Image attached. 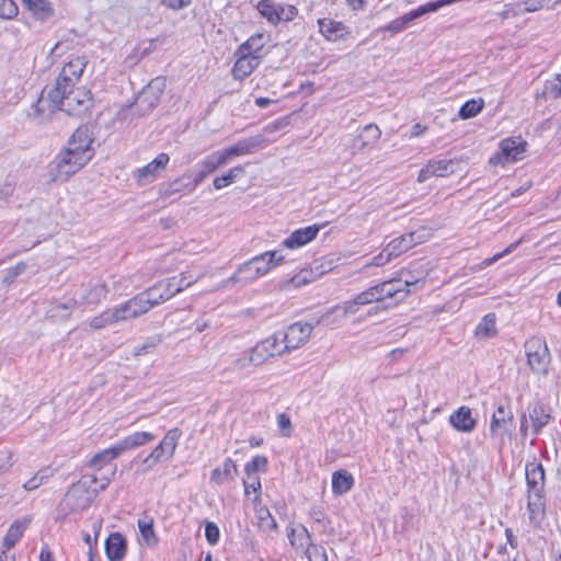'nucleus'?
Listing matches in <instances>:
<instances>
[{
  "mask_svg": "<svg viewBox=\"0 0 561 561\" xmlns=\"http://www.w3.org/2000/svg\"><path fill=\"white\" fill-rule=\"evenodd\" d=\"M93 140V128L89 125H82L73 131L66 148L71 149L73 152H81V156L84 154L87 160L90 161L94 154V150L92 148Z\"/></svg>",
  "mask_w": 561,
  "mask_h": 561,
  "instance_id": "10",
  "label": "nucleus"
},
{
  "mask_svg": "<svg viewBox=\"0 0 561 561\" xmlns=\"http://www.w3.org/2000/svg\"><path fill=\"white\" fill-rule=\"evenodd\" d=\"M14 454L9 448L0 449V474L7 472L14 463Z\"/></svg>",
  "mask_w": 561,
  "mask_h": 561,
  "instance_id": "57",
  "label": "nucleus"
},
{
  "mask_svg": "<svg viewBox=\"0 0 561 561\" xmlns=\"http://www.w3.org/2000/svg\"><path fill=\"white\" fill-rule=\"evenodd\" d=\"M387 251L390 252L392 257H397L400 254L407 252L408 250L413 248V240L409 238V236H400L392 241H390L387 245Z\"/></svg>",
  "mask_w": 561,
  "mask_h": 561,
  "instance_id": "49",
  "label": "nucleus"
},
{
  "mask_svg": "<svg viewBox=\"0 0 561 561\" xmlns=\"http://www.w3.org/2000/svg\"><path fill=\"white\" fill-rule=\"evenodd\" d=\"M38 20H46L53 14V8L46 0H21Z\"/></svg>",
  "mask_w": 561,
  "mask_h": 561,
  "instance_id": "44",
  "label": "nucleus"
},
{
  "mask_svg": "<svg viewBox=\"0 0 561 561\" xmlns=\"http://www.w3.org/2000/svg\"><path fill=\"white\" fill-rule=\"evenodd\" d=\"M256 9L262 18L268 23L276 25L279 23L277 4L271 0H262L257 3Z\"/></svg>",
  "mask_w": 561,
  "mask_h": 561,
  "instance_id": "48",
  "label": "nucleus"
},
{
  "mask_svg": "<svg viewBox=\"0 0 561 561\" xmlns=\"http://www.w3.org/2000/svg\"><path fill=\"white\" fill-rule=\"evenodd\" d=\"M26 268H27V265L25 262H19L13 267L8 268L2 278V284L4 286H9V285L13 284L15 278L19 277L20 275H22L26 271Z\"/></svg>",
  "mask_w": 561,
  "mask_h": 561,
  "instance_id": "54",
  "label": "nucleus"
},
{
  "mask_svg": "<svg viewBox=\"0 0 561 561\" xmlns=\"http://www.w3.org/2000/svg\"><path fill=\"white\" fill-rule=\"evenodd\" d=\"M527 142L522 137L503 139L499 145V151L489 160L491 165H506L522 160L525 156Z\"/></svg>",
  "mask_w": 561,
  "mask_h": 561,
  "instance_id": "4",
  "label": "nucleus"
},
{
  "mask_svg": "<svg viewBox=\"0 0 561 561\" xmlns=\"http://www.w3.org/2000/svg\"><path fill=\"white\" fill-rule=\"evenodd\" d=\"M116 323L117 321L112 308L105 309L88 321L89 328L93 331L102 330Z\"/></svg>",
  "mask_w": 561,
  "mask_h": 561,
  "instance_id": "41",
  "label": "nucleus"
},
{
  "mask_svg": "<svg viewBox=\"0 0 561 561\" xmlns=\"http://www.w3.org/2000/svg\"><path fill=\"white\" fill-rule=\"evenodd\" d=\"M245 173L243 165H234L224 172L221 175L216 176L213 180V185L216 190L225 188L234 183L240 176Z\"/></svg>",
  "mask_w": 561,
  "mask_h": 561,
  "instance_id": "37",
  "label": "nucleus"
},
{
  "mask_svg": "<svg viewBox=\"0 0 561 561\" xmlns=\"http://www.w3.org/2000/svg\"><path fill=\"white\" fill-rule=\"evenodd\" d=\"M259 367L261 366V363L257 358V356L255 355L253 348H249L244 352H242L233 362H232V367L234 370H245L248 369L249 367Z\"/></svg>",
  "mask_w": 561,
  "mask_h": 561,
  "instance_id": "45",
  "label": "nucleus"
},
{
  "mask_svg": "<svg viewBox=\"0 0 561 561\" xmlns=\"http://www.w3.org/2000/svg\"><path fill=\"white\" fill-rule=\"evenodd\" d=\"M87 60L84 57H73L64 65L53 88H71L81 77Z\"/></svg>",
  "mask_w": 561,
  "mask_h": 561,
  "instance_id": "13",
  "label": "nucleus"
},
{
  "mask_svg": "<svg viewBox=\"0 0 561 561\" xmlns=\"http://www.w3.org/2000/svg\"><path fill=\"white\" fill-rule=\"evenodd\" d=\"M228 164V161L222 150L214 151L213 153L205 157L198 164V171L194 179L195 185L201 183L209 174L214 173L220 167Z\"/></svg>",
  "mask_w": 561,
  "mask_h": 561,
  "instance_id": "16",
  "label": "nucleus"
},
{
  "mask_svg": "<svg viewBox=\"0 0 561 561\" xmlns=\"http://www.w3.org/2000/svg\"><path fill=\"white\" fill-rule=\"evenodd\" d=\"M354 485V478L347 470H339L332 474V492L335 495L347 493Z\"/></svg>",
  "mask_w": 561,
  "mask_h": 561,
  "instance_id": "33",
  "label": "nucleus"
},
{
  "mask_svg": "<svg viewBox=\"0 0 561 561\" xmlns=\"http://www.w3.org/2000/svg\"><path fill=\"white\" fill-rule=\"evenodd\" d=\"M19 12L18 5L13 0H0V18L13 19Z\"/></svg>",
  "mask_w": 561,
  "mask_h": 561,
  "instance_id": "56",
  "label": "nucleus"
},
{
  "mask_svg": "<svg viewBox=\"0 0 561 561\" xmlns=\"http://www.w3.org/2000/svg\"><path fill=\"white\" fill-rule=\"evenodd\" d=\"M513 412L508 407L499 405L492 414L490 432L493 437L511 436L513 425Z\"/></svg>",
  "mask_w": 561,
  "mask_h": 561,
  "instance_id": "15",
  "label": "nucleus"
},
{
  "mask_svg": "<svg viewBox=\"0 0 561 561\" xmlns=\"http://www.w3.org/2000/svg\"><path fill=\"white\" fill-rule=\"evenodd\" d=\"M525 348L530 369L537 375H546L550 364V352L546 342L541 339L533 337L526 342Z\"/></svg>",
  "mask_w": 561,
  "mask_h": 561,
  "instance_id": "6",
  "label": "nucleus"
},
{
  "mask_svg": "<svg viewBox=\"0 0 561 561\" xmlns=\"http://www.w3.org/2000/svg\"><path fill=\"white\" fill-rule=\"evenodd\" d=\"M266 42V36L263 33H257L240 45L238 50L249 56H256L257 59L262 61Z\"/></svg>",
  "mask_w": 561,
  "mask_h": 561,
  "instance_id": "30",
  "label": "nucleus"
},
{
  "mask_svg": "<svg viewBox=\"0 0 561 561\" xmlns=\"http://www.w3.org/2000/svg\"><path fill=\"white\" fill-rule=\"evenodd\" d=\"M381 130L377 125L368 124L366 125L362 133L355 139V147L359 150H363L367 147H373L380 138Z\"/></svg>",
  "mask_w": 561,
  "mask_h": 561,
  "instance_id": "32",
  "label": "nucleus"
},
{
  "mask_svg": "<svg viewBox=\"0 0 561 561\" xmlns=\"http://www.w3.org/2000/svg\"><path fill=\"white\" fill-rule=\"evenodd\" d=\"M450 425L458 432L470 433L474 430L477 422L468 407H460L449 416Z\"/></svg>",
  "mask_w": 561,
  "mask_h": 561,
  "instance_id": "24",
  "label": "nucleus"
},
{
  "mask_svg": "<svg viewBox=\"0 0 561 561\" xmlns=\"http://www.w3.org/2000/svg\"><path fill=\"white\" fill-rule=\"evenodd\" d=\"M263 141L261 136L249 137L239 140L230 147H226L222 150L228 163L236 157H242L252 153V151L261 145Z\"/></svg>",
  "mask_w": 561,
  "mask_h": 561,
  "instance_id": "23",
  "label": "nucleus"
},
{
  "mask_svg": "<svg viewBox=\"0 0 561 561\" xmlns=\"http://www.w3.org/2000/svg\"><path fill=\"white\" fill-rule=\"evenodd\" d=\"M239 474L238 467L231 458H227L221 466L216 467L210 474V481L215 484H222L233 481Z\"/></svg>",
  "mask_w": 561,
  "mask_h": 561,
  "instance_id": "26",
  "label": "nucleus"
},
{
  "mask_svg": "<svg viewBox=\"0 0 561 561\" xmlns=\"http://www.w3.org/2000/svg\"><path fill=\"white\" fill-rule=\"evenodd\" d=\"M243 488H244V494L249 496L251 492H253L254 499L253 503L255 505L260 504L261 502V481L260 477L257 474H245V478L243 479Z\"/></svg>",
  "mask_w": 561,
  "mask_h": 561,
  "instance_id": "50",
  "label": "nucleus"
},
{
  "mask_svg": "<svg viewBox=\"0 0 561 561\" xmlns=\"http://www.w3.org/2000/svg\"><path fill=\"white\" fill-rule=\"evenodd\" d=\"M277 10L279 15V22L293 21L298 14L297 8L291 4H277Z\"/></svg>",
  "mask_w": 561,
  "mask_h": 561,
  "instance_id": "58",
  "label": "nucleus"
},
{
  "mask_svg": "<svg viewBox=\"0 0 561 561\" xmlns=\"http://www.w3.org/2000/svg\"><path fill=\"white\" fill-rule=\"evenodd\" d=\"M181 285L175 286V277H170L156 283L150 288L139 293L141 300L146 306L147 311H150L156 306L163 301L169 300L174 295L181 293Z\"/></svg>",
  "mask_w": 561,
  "mask_h": 561,
  "instance_id": "5",
  "label": "nucleus"
},
{
  "mask_svg": "<svg viewBox=\"0 0 561 561\" xmlns=\"http://www.w3.org/2000/svg\"><path fill=\"white\" fill-rule=\"evenodd\" d=\"M112 309L117 323L131 321L148 312L139 294Z\"/></svg>",
  "mask_w": 561,
  "mask_h": 561,
  "instance_id": "14",
  "label": "nucleus"
},
{
  "mask_svg": "<svg viewBox=\"0 0 561 561\" xmlns=\"http://www.w3.org/2000/svg\"><path fill=\"white\" fill-rule=\"evenodd\" d=\"M527 511L529 522L534 525H538L543 517L545 511L541 502V496L537 491L535 493H529Z\"/></svg>",
  "mask_w": 561,
  "mask_h": 561,
  "instance_id": "38",
  "label": "nucleus"
},
{
  "mask_svg": "<svg viewBox=\"0 0 561 561\" xmlns=\"http://www.w3.org/2000/svg\"><path fill=\"white\" fill-rule=\"evenodd\" d=\"M205 537L210 545H216L219 540V528L215 523H207L205 527Z\"/></svg>",
  "mask_w": 561,
  "mask_h": 561,
  "instance_id": "63",
  "label": "nucleus"
},
{
  "mask_svg": "<svg viewBox=\"0 0 561 561\" xmlns=\"http://www.w3.org/2000/svg\"><path fill=\"white\" fill-rule=\"evenodd\" d=\"M407 272V270H400L394 278L383 282L386 283L387 290L391 291V298H398V300H403L411 293L410 287L419 285L421 278H405L402 282Z\"/></svg>",
  "mask_w": 561,
  "mask_h": 561,
  "instance_id": "18",
  "label": "nucleus"
},
{
  "mask_svg": "<svg viewBox=\"0 0 561 561\" xmlns=\"http://www.w3.org/2000/svg\"><path fill=\"white\" fill-rule=\"evenodd\" d=\"M81 152H73L71 149L65 148L47 168L48 176L54 182H65L71 175L82 169L89 160L87 157L80 156Z\"/></svg>",
  "mask_w": 561,
  "mask_h": 561,
  "instance_id": "2",
  "label": "nucleus"
},
{
  "mask_svg": "<svg viewBox=\"0 0 561 561\" xmlns=\"http://www.w3.org/2000/svg\"><path fill=\"white\" fill-rule=\"evenodd\" d=\"M543 94L553 99L561 96V75L556 76L546 83Z\"/></svg>",
  "mask_w": 561,
  "mask_h": 561,
  "instance_id": "55",
  "label": "nucleus"
},
{
  "mask_svg": "<svg viewBox=\"0 0 561 561\" xmlns=\"http://www.w3.org/2000/svg\"><path fill=\"white\" fill-rule=\"evenodd\" d=\"M528 419L531 422L534 434H539L543 426H546L550 419V410L539 402H535L528 408Z\"/></svg>",
  "mask_w": 561,
  "mask_h": 561,
  "instance_id": "25",
  "label": "nucleus"
},
{
  "mask_svg": "<svg viewBox=\"0 0 561 561\" xmlns=\"http://www.w3.org/2000/svg\"><path fill=\"white\" fill-rule=\"evenodd\" d=\"M237 60L232 67V77L236 80L242 81L249 77L261 64L256 56H249L247 54L236 50Z\"/></svg>",
  "mask_w": 561,
  "mask_h": 561,
  "instance_id": "19",
  "label": "nucleus"
},
{
  "mask_svg": "<svg viewBox=\"0 0 561 561\" xmlns=\"http://www.w3.org/2000/svg\"><path fill=\"white\" fill-rule=\"evenodd\" d=\"M526 480L527 484L531 488L530 493H535L536 491L539 493L538 485L543 482L545 472L543 468L540 463L530 462L526 465Z\"/></svg>",
  "mask_w": 561,
  "mask_h": 561,
  "instance_id": "40",
  "label": "nucleus"
},
{
  "mask_svg": "<svg viewBox=\"0 0 561 561\" xmlns=\"http://www.w3.org/2000/svg\"><path fill=\"white\" fill-rule=\"evenodd\" d=\"M119 449L116 445L96 453L90 460L89 466L95 470H101L105 465L119 456Z\"/></svg>",
  "mask_w": 561,
  "mask_h": 561,
  "instance_id": "39",
  "label": "nucleus"
},
{
  "mask_svg": "<svg viewBox=\"0 0 561 561\" xmlns=\"http://www.w3.org/2000/svg\"><path fill=\"white\" fill-rule=\"evenodd\" d=\"M287 536L290 545L296 549H307L310 545V535L302 525H295L288 528Z\"/></svg>",
  "mask_w": 561,
  "mask_h": 561,
  "instance_id": "36",
  "label": "nucleus"
},
{
  "mask_svg": "<svg viewBox=\"0 0 561 561\" xmlns=\"http://www.w3.org/2000/svg\"><path fill=\"white\" fill-rule=\"evenodd\" d=\"M344 309L343 302L329 308L320 318L316 321L317 324L333 325L337 322L347 318L346 313H340V310Z\"/></svg>",
  "mask_w": 561,
  "mask_h": 561,
  "instance_id": "47",
  "label": "nucleus"
},
{
  "mask_svg": "<svg viewBox=\"0 0 561 561\" xmlns=\"http://www.w3.org/2000/svg\"><path fill=\"white\" fill-rule=\"evenodd\" d=\"M182 432L180 431V428H171L167 432L162 440L159 443L158 446L162 447L168 459H171L174 456Z\"/></svg>",
  "mask_w": 561,
  "mask_h": 561,
  "instance_id": "43",
  "label": "nucleus"
},
{
  "mask_svg": "<svg viewBox=\"0 0 561 561\" xmlns=\"http://www.w3.org/2000/svg\"><path fill=\"white\" fill-rule=\"evenodd\" d=\"M430 165L433 170L434 176H448L455 173L459 167L458 159H443V160H432L430 161Z\"/></svg>",
  "mask_w": 561,
  "mask_h": 561,
  "instance_id": "42",
  "label": "nucleus"
},
{
  "mask_svg": "<svg viewBox=\"0 0 561 561\" xmlns=\"http://www.w3.org/2000/svg\"><path fill=\"white\" fill-rule=\"evenodd\" d=\"M320 34L328 42L344 39L350 34V28L341 21L323 18L318 20Z\"/></svg>",
  "mask_w": 561,
  "mask_h": 561,
  "instance_id": "17",
  "label": "nucleus"
},
{
  "mask_svg": "<svg viewBox=\"0 0 561 561\" xmlns=\"http://www.w3.org/2000/svg\"><path fill=\"white\" fill-rule=\"evenodd\" d=\"M96 481L94 476L82 477L66 493L64 505L72 512H79L90 506L98 495Z\"/></svg>",
  "mask_w": 561,
  "mask_h": 561,
  "instance_id": "3",
  "label": "nucleus"
},
{
  "mask_svg": "<svg viewBox=\"0 0 561 561\" xmlns=\"http://www.w3.org/2000/svg\"><path fill=\"white\" fill-rule=\"evenodd\" d=\"M413 240V247L425 242L431 237V232L426 228H421L408 234Z\"/></svg>",
  "mask_w": 561,
  "mask_h": 561,
  "instance_id": "64",
  "label": "nucleus"
},
{
  "mask_svg": "<svg viewBox=\"0 0 561 561\" xmlns=\"http://www.w3.org/2000/svg\"><path fill=\"white\" fill-rule=\"evenodd\" d=\"M268 461L265 456L257 455L251 461L244 465L245 474H257L259 472H266Z\"/></svg>",
  "mask_w": 561,
  "mask_h": 561,
  "instance_id": "53",
  "label": "nucleus"
},
{
  "mask_svg": "<svg viewBox=\"0 0 561 561\" xmlns=\"http://www.w3.org/2000/svg\"><path fill=\"white\" fill-rule=\"evenodd\" d=\"M105 552L110 561H121L126 553V542L119 533L108 536L105 542Z\"/></svg>",
  "mask_w": 561,
  "mask_h": 561,
  "instance_id": "29",
  "label": "nucleus"
},
{
  "mask_svg": "<svg viewBox=\"0 0 561 561\" xmlns=\"http://www.w3.org/2000/svg\"><path fill=\"white\" fill-rule=\"evenodd\" d=\"M77 305L78 301L73 298L68 299L66 302H51L47 310V317L54 322L66 321L70 318Z\"/></svg>",
  "mask_w": 561,
  "mask_h": 561,
  "instance_id": "27",
  "label": "nucleus"
},
{
  "mask_svg": "<svg viewBox=\"0 0 561 561\" xmlns=\"http://www.w3.org/2000/svg\"><path fill=\"white\" fill-rule=\"evenodd\" d=\"M252 348L261 365L265 364L271 358L288 353L282 337L277 334H273L257 342Z\"/></svg>",
  "mask_w": 561,
  "mask_h": 561,
  "instance_id": "12",
  "label": "nucleus"
},
{
  "mask_svg": "<svg viewBox=\"0 0 561 561\" xmlns=\"http://www.w3.org/2000/svg\"><path fill=\"white\" fill-rule=\"evenodd\" d=\"M377 293L378 291L375 288V286H371V287L367 288L366 290L360 291L356 296L362 301V305L366 306V305H370L374 302H379Z\"/></svg>",
  "mask_w": 561,
  "mask_h": 561,
  "instance_id": "61",
  "label": "nucleus"
},
{
  "mask_svg": "<svg viewBox=\"0 0 561 561\" xmlns=\"http://www.w3.org/2000/svg\"><path fill=\"white\" fill-rule=\"evenodd\" d=\"M170 161V157L168 153H159L152 161L148 164L139 168L135 171L134 178L140 185L149 184L156 181L161 173L165 170L168 163Z\"/></svg>",
  "mask_w": 561,
  "mask_h": 561,
  "instance_id": "11",
  "label": "nucleus"
},
{
  "mask_svg": "<svg viewBox=\"0 0 561 561\" xmlns=\"http://www.w3.org/2000/svg\"><path fill=\"white\" fill-rule=\"evenodd\" d=\"M319 230L316 225L297 229L283 241V245L290 250L299 249L316 239Z\"/></svg>",
  "mask_w": 561,
  "mask_h": 561,
  "instance_id": "21",
  "label": "nucleus"
},
{
  "mask_svg": "<svg viewBox=\"0 0 561 561\" xmlns=\"http://www.w3.org/2000/svg\"><path fill=\"white\" fill-rule=\"evenodd\" d=\"M165 85V79L157 77L139 92L135 100V107L141 115L148 114L158 105Z\"/></svg>",
  "mask_w": 561,
  "mask_h": 561,
  "instance_id": "7",
  "label": "nucleus"
},
{
  "mask_svg": "<svg viewBox=\"0 0 561 561\" xmlns=\"http://www.w3.org/2000/svg\"><path fill=\"white\" fill-rule=\"evenodd\" d=\"M497 334L495 313L485 314L474 330V336L479 340H489Z\"/></svg>",
  "mask_w": 561,
  "mask_h": 561,
  "instance_id": "31",
  "label": "nucleus"
},
{
  "mask_svg": "<svg viewBox=\"0 0 561 561\" xmlns=\"http://www.w3.org/2000/svg\"><path fill=\"white\" fill-rule=\"evenodd\" d=\"M451 1L453 0H437V1H434V2H428V3L424 4V5L419 7L415 10L410 11L409 13L402 15L401 18L391 21L385 27V30L388 31V32H391L393 34L402 32V31H404L407 28L408 24L411 21H413L415 19H419V18H421L422 15H424L426 13L435 12L438 9H440L442 7L451 4Z\"/></svg>",
  "mask_w": 561,
  "mask_h": 561,
  "instance_id": "8",
  "label": "nucleus"
},
{
  "mask_svg": "<svg viewBox=\"0 0 561 561\" xmlns=\"http://www.w3.org/2000/svg\"><path fill=\"white\" fill-rule=\"evenodd\" d=\"M153 439H154V435L149 432H136V433H133V434L124 437L122 440H119L115 445H116L117 449H119V454L122 455L126 450L147 445L148 443L152 442Z\"/></svg>",
  "mask_w": 561,
  "mask_h": 561,
  "instance_id": "28",
  "label": "nucleus"
},
{
  "mask_svg": "<svg viewBox=\"0 0 561 561\" xmlns=\"http://www.w3.org/2000/svg\"><path fill=\"white\" fill-rule=\"evenodd\" d=\"M285 257L279 251H267L251 259L260 277L283 264Z\"/></svg>",
  "mask_w": 561,
  "mask_h": 561,
  "instance_id": "20",
  "label": "nucleus"
},
{
  "mask_svg": "<svg viewBox=\"0 0 561 561\" xmlns=\"http://www.w3.org/2000/svg\"><path fill=\"white\" fill-rule=\"evenodd\" d=\"M138 528L146 546L154 547L158 543V537L153 529V520L151 518L139 519Z\"/></svg>",
  "mask_w": 561,
  "mask_h": 561,
  "instance_id": "46",
  "label": "nucleus"
},
{
  "mask_svg": "<svg viewBox=\"0 0 561 561\" xmlns=\"http://www.w3.org/2000/svg\"><path fill=\"white\" fill-rule=\"evenodd\" d=\"M26 522H15L13 523L10 528L8 529V533L5 537L3 538V545L5 548L11 549L15 542L20 539L23 531L26 529Z\"/></svg>",
  "mask_w": 561,
  "mask_h": 561,
  "instance_id": "51",
  "label": "nucleus"
},
{
  "mask_svg": "<svg viewBox=\"0 0 561 561\" xmlns=\"http://www.w3.org/2000/svg\"><path fill=\"white\" fill-rule=\"evenodd\" d=\"M344 309L340 310V313H346L347 317L357 314L362 307V301L358 299L357 296H355L352 299L343 301Z\"/></svg>",
  "mask_w": 561,
  "mask_h": 561,
  "instance_id": "59",
  "label": "nucleus"
},
{
  "mask_svg": "<svg viewBox=\"0 0 561 561\" xmlns=\"http://www.w3.org/2000/svg\"><path fill=\"white\" fill-rule=\"evenodd\" d=\"M93 104L91 92L83 88H49L44 89L36 104V111L44 113L55 108L66 112L68 115H84Z\"/></svg>",
  "mask_w": 561,
  "mask_h": 561,
  "instance_id": "1",
  "label": "nucleus"
},
{
  "mask_svg": "<svg viewBox=\"0 0 561 561\" xmlns=\"http://www.w3.org/2000/svg\"><path fill=\"white\" fill-rule=\"evenodd\" d=\"M309 561H328L327 553L322 547L309 545L306 549Z\"/></svg>",
  "mask_w": 561,
  "mask_h": 561,
  "instance_id": "60",
  "label": "nucleus"
},
{
  "mask_svg": "<svg viewBox=\"0 0 561 561\" xmlns=\"http://www.w3.org/2000/svg\"><path fill=\"white\" fill-rule=\"evenodd\" d=\"M484 102L483 100H470L467 101L459 111V117L462 119H468L476 117L483 108Z\"/></svg>",
  "mask_w": 561,
  "mask_h": 561,
  "instance_id": "52",
  "label": "nucleus"
},
{
  "mask_svg": "<svg viewBox=\"0 0 561 561\" xmlns=\"http://www.w3.org/2000/svg\"><path fill=\"white\" fill-rule=\"evenodd\" d=\"M313 325L305 322H296L287 327L282 334V340L287 352L298 350L304 346L310 339Z\"/></svg>",
  "mask_w": 561,
  "mask_h": 561,
  "instance_id": "9",
  "label": "nucleus"
},
{
  "mask_svg": "<svg viewBox=\"0 0 561 561\" xmlns=\"http://www.w3.org/2000/svg\"><path fill=\"white\" fill-rule=\"evenodd\" d=\"M392 255H390V252L387 251V247L383 248V250L376 255L369 263L365 265V267L370 266H383L387 263H389L392 260Z\"/></svg>",
  "mask_w": 561,
  "mask_h": 561,
  "instance_id": "62",
  "label": "nucleus"
},
{
  "mask_svg": "<svg viewBox=\"0 0 561 561\" xmlns=\"http://www.w3.org/2000/svg\"><path fill=\"white\" fill-rule=\"evenodd\" d=\"M260 278L251 260L240 264L234 274L224 282L225 287H233L238 284L247 285Z\"/></svg>",
  "mask_w": 561,
  "mask_h": 561,
  "instance_id": "22",
  "label": "nucleus"
},
{
  "mask_svg": "<svg viewBox=\"0 0 561 561\" xmlns=\"http://www.w3.org/2000/svg\"><path fill=\"white\" fill-rule=\"evenodd\" d=\"M255 516L257 519V527L267 536H273L277 533V524L267 507L260 506L255 508Z\"/></svg>",
  "mask_w": 561,
  "mask_h": 561,
  "instance_id": "34",
  "label": "nucleus"
},
{
  "mask_svg": "<svg viewBox=\"0 0 561 561\" xmlns=\"http://www.w3.org/2000/svg\"><path fill=\"white\" fill-rule=\"evenodd\" d=\"M107 294L108 288L106 284L102 282H96L94 284H91L89 289L82 296V302L88 306H96L106 298Z\"/></svg>",
  "mask_w": 561,
  "mask_h": 561,
  "instance_id": "35",
  "label": "nucleus"
}]
</instances>
